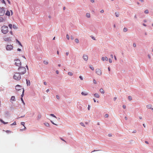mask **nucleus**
<instances>
[{
	"label": "nucleus",
	"mask_w": 153,
	"mask_h": 153,
	"mask_svg": "<svg viewBox=\"0 0 153 153\" xmlns=\"http://www.w3.org/2000/svg\"><path fill=\"white\" fill-rule=\"evenodd\" d=\"M18 70L20 74H23L26 72V69L25 68L23 67H19Z\"/></svg>",
	"instance_id": "nucleus-1"
},
{
	"label": "nucleus",
	"mask_w": 153,
	"mask_h": 153,
	"mask_svg": "<svg viewBox=\"0 0 153 153\" xmlns=\"http://www.w3.org/2000/svg\"><path fill=\"white\" fill-rule=\"evenodd\" d=\"M1 30L3 33L6 34L8 32V27L6 26H3L1 27Z\"/></svg>",
	"instance_id": "nucleus-2"
},
{
	"label": "nucleus",
	"mask_w": 153,
	"mask_h": 153,
	"mask_svg": "<svg viewBox=\"0 0 153 153\" xmlns=\"http://www.w3.org/2000/svg\"><path fill=\"white\" fill-rule=\"evenodd\" d=\"M20 74L18 73H15L13 76V79L16 80H20L21 78Z\"/></svg>",
	"instance_id": "nucleus-3"
},
{
	"label": "nucleus",
	"mask_w": 153,
	"mask_h": 153,
	"mask_svg": "<svg viewBox=\"0 0 153 153\" xmlns=\"http://www.w3.org/2000/svg\"><path fill=\"white\" fill-rule=\"evenodd\" d=\"M15 65L18 66H19L21 65V63L20 61L18 59L15 60Z\"/></svg>",
	"instance_id": "nucleus-4"
},
{
	"label": "nucleus",
	"mask_w": 153,
	"mask_h": 153,
	"mask_svg": "<svg viewBox=\"0 0 153 153\" xmlns=\"http://www.w3.org/2000/svg\"><path fill=\"white\" fill-rule=\"evenodd\" d=\"M5 13L4 8L0 7V16H3Z\"/></svg>",
	"instance_id": "nucleus-5"
},
{
	"label": "nucleus",
	"mask_w": 153,
	"mask_h": 153,
	"mask_svg": "<svg viewBox=\"0 0 153 153\" xmlns=\"http://www.w3.org/2000/svg\"><path fill=\"white\" fill-rule=\"evenodd\" d=\"M6 49L7 51H10L13 49V46L11 45H7L6 47Z\"/></svg>",
	"instance_id": "nucleus-6"
},
{
	"label": "nucleus",
	"mask_w": 153,
	"mask_h": 153,
	"mask_svg": "<svg viewBox=\"0 0 153 153\" xmlns=\"http://www.w3.org/2000/svg\"><path fill=\"white\" fill-rule=\"evenodd\" d=\"M96 72L99 75H101L102 74V71L99 68L96 69Z\"/></svg>",
	"instance_id": "nucleus-7"
},
{
	"label": "nucleus",
	"mask_w": 153,
	"mask_h": 153,
	"mask_svg": "<svg viewBox=\"0 0 153 153\" xmlns=\"http://www.w3.org/2000/svg\"><path fill=\"white\" fill-rule=\"evenodd\" d=\"M4 40L5 41H11V37H7L5 36L4 38Z\"/></svg>",
	"instance_id": "nucleus-8"
},
{
	"label": "nucleus",
	"mask_w": 153,
	"mask_h": 153,
	"mask_svg": "<svg viewBox=\"0 0 153 153\" xmlns=\"http://www.w3.org/2000/svg\"><path fill=\"white\" fill-rule=\"evenodd\" d=\"M15 88L16 91H19L22 89V87L20 85H18L16 86Z\"/></svg>",
	"instance_id": "nucleus-9"
},
{
	"label": "nucleus",
	"mask_w": 153,
	"mask_h": 153,
	"mask_svg": "<svg viewBox=\"0 0 153 153\" xmlns=\"http://www.w3.org/2000/svg\"><path fill=\"white\" fill-rule=\"evenodd\" d=\"M82 58L85 61H87L88 59V56L85 54L83 55Z\"/></svg>",
	"instance_id": "nucleus-10"
},
{
	"label": "nucleus",
	"mask_w": 153,
	"mask_h": 153,
	"mask_svg": "<svg viewBox=\"0 0 153 153\" xmlns=\"http://www.w3.org/2000/svg\"><path fill=\"white\" fill-rule=\"evenodd\" d=\"M101 60L103 61H104L105 60L107 61L108 60V58L106 56H105V57H102L101 58Z\"/></svg>",
	"instance_id": "nucleus-11"
},
{
	"label": "nucleus",
	"mask_w": 153,
	"mask_h": 153,
	"mask_svg": "<svg viewBox=\"0 0 153 153\" xmlns=\"http://www.w3.org/2000/svg\"><path fill=\"white\" fill-rule=\"evenodd\" d=\"M10 100L11 101H15V96H13L11 97V99H10Z\"/></svg>",
	"instance_id": "nucleus-12"
},
{
	"label": "nucleus",
	"mask_w": 153,
	"mask_h": 153,
	"mask_svg": "<svg viewBox=\"0 0 153 153\" xmlns=\"http://www.w3.org/2000/svg\"><path fill=\"white\" fill-rule=\"evenodd\" d=\"M94 97L96 98H98L100 97V96L98 94L96 93L94 94Z\"/></svg>",
	"instance_id": "nucleus-13"
},
{
	"label": "nucleus",
	"mask_w": 153,
	"mask_h": 153,
	"mask_svg": "<svg viewBox=\"0 0 153 153\" xmlns=\"http://www.w3.org/2000/svg\"><path fill=\"white\" fill-rule=\"evenodd\" d=\"M100 92L102 94H104L105 93V92L102 88H101L100 90Z\"/></svg>",
	"instance_id": "nucleus-14"
},
{
	"label": "nucleus",
	"mask_w": 153,
	"mask_h": 153,
	"mask_svg": "<svg viewBox=\"0 0 153 153\" xmlns=\"http://www.w3.org/2000/svg\"><path fill=\"white\" fill-rule=\"evenodd\" d=\"M152 105H147L146 106V107L148 108L151 109L152 108Z\"/></svg>",
	"instance_id": "nucleus-15"
},
{
	"label": "nucleus",
	"mask_w": 153,
	"mask_h": 153,
	"mask_svg": "<svg viewBox=\"0 0 153 153\" xmlns=\"http://www.w3.org/2000/svg\"><path fill=\"white\" fill-rule=\"evenodd\" d=\"M86 16L88 18L90 17V14L89 13H87L86 15Z\"/></svg>",
	"instance_id": "nucleus-16"
},
{
	"label": "nucleus",
	"mask_w": 153,
	"mask_h": 153,
	"mask_svg": "<svg viewBox=\"0 0 153 153\" xmlns=\"http://www.w3.org/2000/svg\"><path fill=\"white\" fill-rule=\"evenodd\" d=\"M5 14L7 16H10V11H8V10H7V11Z\"/></svg>",
	"instance_id": "nucleus-17"
},
{
	"label": "nucleus",
	"mask_w": 153,
	"mask_h": 153,
	"mask_svg": "<svg viewBox=\"0 0 153 153\" xmlns=\"http://www.w3.org/2000/svg\"><path fill=\"white\" fill-rule=\"evenodd\" d=\"M81 94L83 95L86 96L88 95V93L82 92Z\"/></svg>",
	"instance_id": "nucleus-18"
},
{
	"label": "nucleus",
	"mask_w": 153,
	"mask_h": 153,
	"mask_svg": "<svg viewBox=\"0 0 153 153\" xmlns=\"http://www.w3.org/2000/svg\"><path fill=\"white\" fill-rule=\"evenodd\" d=\"M13 27L14 29H16L18 28L17 27L16 25H13Z\"/></svg>",
	"instance_id": "nucleus-19"
},
{
	"label": "nucleus",
	"mask_w": 153,
	"mask_h": 153,
	"mask_svg": "<svg viewBox=\"0 0 153 153\" xmlns=\"http://www.w3.org/2000/svg\"><path fill=\"white\" fill-rule=\"evenodd\" d=\"M4 21V19L2 17H0V22H3Z\"/></svg>",
	"instance_id": "nucleus-20"
},
{
	"label": "nucleus",
	"mask_w": 153,
	"mask_h": 153,
	"mask_svg": "<svg viewBox=\"0 0 153 153\" xmlns=\"http://www.w3.org/2000/svg\"><path fill=\"white\" fill-rule=\"evenodd\" d=\"M44 124L45 125V126H47L48 127L49 126V124L48 123H44Z\"/></svg>",
	"instance_id": "nucleus-21"
},
{
	"label": "nucleus",
	"mask_w": 153,
	"mask_h": 153,
	"mask_svg": "<svg viewBox=\"0 0 153 153\" xmlns=\"http://www.w3.org/2000/svg\"><path fill=\"white\" fill-rule=\"evenodd\" d=\"M16 40L17 42L18 43V44H19V45H20L21 46H22L21 43H20V42L18 40L16 39Z\"/></svg>",
	"instance_id": "nucleus-22"
},
{
	"label": "nucleus",
	"mask_w": 153,
	"mask_h": 153,
	"mask_svg": "<svg viewBox=\"0 0 153 153\" xmlns=\"http://www.w3.org/2000/svg\"><path fill=\"white\" fill-rule=\"evenodd\" d=\"M68 74L69 76H72L73 75V74L71 72H69L68 73Z\"/></svg>",
	"instance_id": "nucleus-23"
},
{
	"label": "nucleus",
	"mask_w": 153,
	"mask_h": 153,
	"mask_svg": "<svg viewBox=\"0 0 153 153\" xmlns=\"http://www.w3.org/2000/svg\"><path fill=\"white\" fill-rule=\"evenodd\" d=\"M89 67L92 70L94 71V68L92 66H90Z\"/></svg>",
	"instance_id": "nucleus-24"
},
{
	"label": "nucleus",
	"mask_w": 153,
	"mask_h": 153,
	"mask_svg": "<svg viewBox=\"0 0 153 153\" xmlns=\"http://www.w3.org/2000/svg\"><path fill=\"white\" fill-rule=\"evenodd\" d=\"M75 41L77 43H78L79 42V40L77 39H75Z\"/></svg>",
	"instance_id": "nucleus-25"
},
{
	"label": "nucleus",
	"mask_w": 153,
	"mask_h": 153,
	"mask_svg": "<svg viewBox=\"0 0 153 153\" xmlns=\"http://www.w3.org/2000/svg\"><path fill=\"white\" fill-rule=\"evenodd\" d=\"M0 121L2 123H3L4 124H6L8 123H5L2 120L0 119Z\"/></svg>",
	"instance_id": "nucleus-26"
},
{
	"label": "nucleus",
	"mask_w": 153,
	"mask_h": 153,
	"mask_svg": "<svg viewBox=\"0 0 153 153\" xmlns=\"http://www.w3.org/2000/svg\"><path fill=\"white\" fill-rule=\"evenodd\" d=\"M43 62L45 65H47L48 64V61H45V60Z\"/></svg>",
	"instance_id": "nucleus-27"
},
{
	"label": "nucleus",
	"mask_w": 153,
	"mask_h": 153,
	"mask_svg": "<svg viewBox=\"0 0 153 153\" xmlns=\"http://www.w3.org/2000/svg\"><path fill=\"white\" fill-rule=\"evenodd\" d=\"M8 26L9 27V28L10 29H12V25L11 24H10L8 25Z\"/></svg>",
	"instance_id": "nucleus-28"
},
{
	"label": "nucleus",
	"mask_w": 153,
	"mask_h": 153,
	"mask_svg": "<svg viewBox=\"0 0 153 153\" xmlns=\"http://www.w3.org/2000/svg\"><path fill=\"white\" fill-rule=\"evenodd\" d=\"M50 115L53 117H55L56 118V116L53 114H50Z\"/></svg>",
	"instance_id": "nucleus-29"
},
{
	"label": "nucleus",
	"mask_w": 153,
	"mask_h": 153,
	"mask_svg": "<svg viewBox=\"0 0 153 153\" xmlns=\"http://www.w3.org/2000/svg\"><path fill=\"white\" fill-rule=\"evenodd\" d=\"M127 29L126 28H124V29H123V31L124 32H126V31H127Z\"/></svg>",
	"instance_id": "nucleus-30"
},
{
	"label": "nucleus",
	"mask_w": 153,
	"mask_h": 153,
	"mask_svg": "<svg viewBox=\"0 0 153 153\" xmlns=\"http://www.w3.org/2000/svg\"><path fill=\"white\" fill-rule=\"evenodd\" d=\"M144 13L146 14H148L149 13V11L148 10H145L144 11Z\"/></svg>",
	"instance_id": "nucleus-31"
},
{
	"label": "nucleus",
	"mask_w": 153,
	"mask_h": 153,
	"mask_svg": "<svg viewBox=\"0 0 153 153\" xmlns=\"http://www.w3.org/2000/svg\"><path fill=\"white\" fill-rule=\"evenodd\" d=\"M21 101H22V102L23 103V104L24 105H25V102H24V100H23V99L21 97Z\"/></svg>",
	"instance_id": "nucleus-32"
},
{
	"label": "nucleus",
	"mask_w": 153,
	"mask_h": 153,
	"mask_svg": "<svg viewBox=\"0 0 153 153\" xmlns=\"http://www.w3.org/2000/svg\"><path fill=\"white\" fill-rule=\"evenodd\" d=\"M128 99L129 100H132V97L131 96H128Z\"/></svg>",
	"instance_id": "nucleus-33"
},
{
	"label": "nucleus",
	"mask_w": 153,
	"mask_h": 153,
	"mask_svg": "<svg viewBox=\"0 0 153 153\" xmlns=\"http://www.w3.org/2000/svg\"><path fill=\"white\" fill-rule=\"evenodd\" d=\"M5 132L7 133H11V131L9 130L6 131Z\"/></svg>",
	"instance_id": "nucleus-34"
},
{
	"label": "nucleus",
	"mask_w": 153,
	"mask_h": 153,
	"mask_svg": "<svg viewBox=\"0 0 153 153\" xmlns=\"http://www.w3.org/2000/svg\"><path fill=\"white\" fill-rule=\"evenodd\" d=\"M21 125H23L24 126H25V123L24 122H22L21 123Z\"/></svg>",
	"instance_id": "nucleus-35"
},
{
	"label": "nucleus",
	"mask_w": 153,
	"mask_h": 153,
	"mask_svg": "<svg viewBox=\"0 0 153 153\" xmlns=\"http://www.w3.org/2000/svg\"><path fill=\"white\" fill-rule=\"evenodd\" d=\"M115 15H116V16L117 17H118L119 16V13H115Z\"/></svg>",
	"instance_id": "nucleus-36"
},
{
	"label": "nucleus",
	"mask_w": 153,
	"mask_h": 153,
	"mask_svg": "<svg viewBox=\"0 0 153 153\" xmlns=\"http://www.w3.org/2000/svg\"><path fill=\"white\" fill-rule=\"evenodd\" d=\"M108 60H109V63H112V60L110 58Z\"/></svg>",
	"instance_id": "nucleus-37"
},
{
	"label": "nucleus",
	"mask_w": 153,
	"mask_h": 153,
	"mask_svg": "<svg viewBox=\"0 0 153 153\" xmlns=\"http://www.w3.org/2000/svg\"><path fill=\"white\" fill-rule=\"evenodd\" d=\"M105 117L106 118H107L108 117V114H106L105 115Z\"/></svg>",
	"instance_id": "nucleus-38"
},
{
	"label": "nucleus",
	"mask_w": 153,
	"mask_h": 153,
	"mask_svg": "<svg viewBox=\"0 0 153 153\" xmlns=\"http://www.w3.org/2000/svg\"><path fill=\"white\" fill-rule=\"evenodd\" d=\"M24 128L23 129H20V131H23V130H25L26 129V127L25 126H24Z\"/></svg>",
	"instance_id": "nucleus-39"
},
{
	"label": "nucleus",
	"mask_w": 153,
	"mask_h": 153,
	"mask_svg": "<svg viewBox=\"0 0 153 153\" xmlns=\"http://www.w3.org/2000/svg\"><path fill=\"white\" fill-rule=\"evenodd\" d=\"M93 82H94V83L95 84H97V82L96 81V80L94 79V80H93Z\"/></svg>",
	"instance_id": "nucleus-40"
},
{
	"label": "nucleus",
	"mask_w": 153,
	"mask_h": 153,
	"mask_svg": "<svg viewBox=\"0 0 153 153\" xmlns=\"http://www.w3.org/2000/svg\"><path fill=\"white\" fill-rule=\"evenodd\" d=\"M66 37L69 40V37L68 34L66 35Z\"/></svg>",
	"instance_id": "nucleus-41"
},
{
	"label": "nucleus",
	"mask_w": 153,
	"mask_h": 153,
	"mask_svg": "<svg viewBox=\"0 0 153 153\" xmlns=\"http://www.w3.org/2000/svg\"><path fill=\"white\" fill-rule=\"evenodd\" d=\"M80 125L82 126H84V123H80Z\"/></svg>",
	"instance_id": "nucleus-42"
},
{
	"label": "nucleus",
	"mask_w": 153,
	"mask_h": 153,
	"mask_svg": "<svg viewBox=\"0 0 153 153\" xmlns=\"http://www.w3.org/2000/svg\"><path fill=\"white\" fill-rule=\"evenodd\" d=\"M79 78H80V79H81V80H83V78H82V76H79Z\"/></svg>",
	"instance_id": "nucleus-43"
},
{
	"label": "nucleus",
	"mask_w": 153,
	"mask_h": 153,
	"mask_svg": "<svg viewBox=\"0 0 153 153\" xmlns=\"http://www.w3.org/2000/svg\"><path fill=\"white\" fill-rule=\"evenodd\" d=\"M41 115H39L38 116V119H40L41 118Z\"/></svg>",
	"instance_id": "nucleus-44"
},
{
	"label": "nucleus",
	"mask_w": 153,
	"mask_h": 153,
	"mask_svg": "<svg viewBox=\"0 0 153 153\" xmlns=\"http://www.w3.org/2000/svg\"><path fill=\"white\" fill-rule=\"evenodd\" d=\"M56 97L57 99H59V96L58 95H56Z\"/></svg>",
	"instance_id": "nucleus-45"
},
{
	"label": "nucleus",
	"mask_w": 153,
	"mask_h": 153,
	"mask_svg": "<svg viewBox=\"0 0 153 153\" xmlns=\"http://www.w3.org/2000/svg\"><path fill=\"white\" fill-rule=\"evenodd\" d=\"M24 90H23V92H22V94L21 95L22 96V97H23L24 95Z\"/></svg>",
	"instance_id": "nucleus-46"
},
{
	"label": "nucleus",
	"mask_w": 153,
	"mask_h": 153,
	"mask_svg": "<svg viewBox=\"0 0 153 153\" xmlns=\"http://www.w3.org/2000/svg\"><path fill=\"white\" fill-rule=\"evenodd\" d=\"M1 2L2 3H3L5 4H6L5 1H4V0H2Z\"/></svg>",
	"instance_id": "nucleus-47"
},
{
	"label": "nucleus",
	"mask_w": 153,
	"mask_h": 153,
	"mask_svg": "<svg viewBox=\"0 0 153 153\" xmlns=\"http://www.w3.org/2000/svg\"><path fill=\"white\" fill-rule=\"evenodd\" d=\"M51 122L54 125H56V124L54 123L53 122V121H52L51 120Z\"/></svg>",
	"instance_id": "nucleus-48"
},
{
	"label": "nucleus",
	"mask_w": 153,
	"mask_h": 153,
	"mask_svg": "<svg viewBox=\"0 0 153 153\" xmlns=\"http://www.w3.org/2000/svg\"><path fill=\"white\" fill-rule=\"evenodd\" d=\"M123 107L124 109H125L126 108V106L125 105H123Z\"/></svg>",
	"instance_id": "nucleus-49"
},
{
	"label": "nucleus",
	"mask_w": 153,
	"mask_h": 153,
	"mask_svg": "<svg viewBox=\"0 0 153 153\" xmlns=\"http://www.w3.org/2000/svg\"><path fill=\"white\" fill-rule=\"evenodd\" d=\"M71 39L72 40H73L74 39V38L72 36H71Z\"/></svg>",
	"instance_id": "nucleus-50"
},
{
	"label": "nucleus",
	"mask_w": 153,
	"mask_h": 153,
	"mask_svg": "<svg viewBox=\"0 0 153 153\" xmlns=\"http://www.w3.org/2000/svg\"><path fill=\"white\" fill-rule=\"evenodd\" d=\"M104 11L103 10H101L100 11V12L102 13H104Z\"/></svg>",
	"instance_id": "nucleus-51"
},
{
	"label": "nucleus",
	"mask_w": 153,
	"mask_h": 153,
	"mask_svg": "<svg viewBox=\"0 0 153 153\" xmlns=\"http://www.w3.org/2000/svg\"><path fill=\"white\" fill-rule=\"evenodd\" d=\"M90 106L89 105H88V110H90Z\"/></svg>",
	"instance_id": "nucleus-52"
},
{
	"label": "nucleus",
	"mask_w": 153,
	"mask_h": 153,
	"mask_svg": "<svg viewBox=\"0 0 153 153\" xmlns=\"http://www.w3.org/2000/svg\"><path fill=\"white\" fill-rule=\"evenodd\" d=\"M10 33L12 35H13V33L11 30L10 31Z\"/></svg>",
	"instance_id": "nucleus-53"
},
{
	"label": "nucleus",
	"mask_w": 153,
	"mask_h": 153,
	"mask_svg": "<svg viewBox=\"0 0 153 153\" xmlns=\"http://www.w3.org/2000/svg\"><path fill=\"white\" fill-rule=\"evenodd\" d=\"M133 46L134 47H136V45L135 43H134L133 44Z\"/></svg>",
	"instance_id": "nucleus-54"
},
{
	"label": "nucleus",
	"mask_w": 153,
	"mask_h": 153,
	"mask_svg": "<svg viewBox=\"0 0 153 153\" xmlns=\"http://www.w3.org/2000/svg\"><path fill=\"white\" fill-rule=\"evenodd\" d=\"M148 58H149V59H150L151 58V56H150L149 55H149H148Z\"/></svg>",
	"instance_id": "nucleus-55"
},
{
	"label": "nucleus",
	"mask_w": 153,
	"mask_h": 153,
	"mask_svg": "<svg viewBox=\"0 0 153 153\" xmlns=\"http://www.w3.org/2000/svg\"><path fill=\"white\" fill-rule=\"evenodd\" d=\"M108 136L109 137H111L112 136V135L111 134H109Z\"/></svg>",
	"instance_id": "nucleus-56"
},
{
	"label": "nucleus",
	"mask_w": 153,
	"mask_h": 153,
	"mask_svg": "<svg viewBox=\"0 0 153 153\" xmlns=\"http://www.w3.org/2000/svg\"><path fill=\"white\" fill-rule=\"evenodd\" d=\"M68 54H69L68 52L66 53V54L67 56L68 55Z\"/></svg>",
	"instance_id": "nucleus-57"
},
{
	"label": "nucleus",
	"mask_w": 153,
	"mask_h": 153,
	"mask_svg": "<svg viewBox=\"0 0 153 153\" xmlns=\"http://www.w3.org/2000/svg\"><path fill=\"white\" fill-rule=\"evenodd\" d=\"M114 58L115 59V60H117V58H116L115 56H114Z\"/></svg>",
	"instance_id": "nucleus-58"
},
{
	"label": "nucleus",
	"mask_w": 153,
	"mask_h": 153,
	"mask_svg": "<svg viewBox=\"0 0 153 153\" xmlns=\"http://www.w3.org/2000/svg\"><path fill=\"white\" fill-rule=\"evenodd\" d=\"M17 50L18 51H21V49L20 48H18Z\"/></svg>",
	"instance_id": "nucleus-59"
},
{
	"label": "nucleus",
	"mask_w": 153,
	"mask_h": 153,
	"mask_svg": "<svg viewBox=\"0 0 153 153\" xmlns=\"http://www.w3.org/2000/svg\"><path fill=\"white\" fill-rule=\"evenodd\" d=\"M60 139L62 141L65 142H66V141L65 140L63 139L62 138H60Z\"/></svg>",
	"instance_id": "nucleus-60"
},
{
	"label": "nucleus",
	"mask_w": 153,
	"mask_h": 153,
	"mask_svg": "<svg viewBox=\"0 0 153 153\" xmlns=\"http://www.w3.org/2000/svg\"><path fill=\"white\" fill-rule=\"evenodd\" d=\"M136 130H134L133 131L132 133H136Z\"/></svg>",
	"instance_id": "nucleus-61"
},
{
	"label": "nucleus",
	"mask_w": 153,
	"mask_h": 153,
	"mask_svg": "<svg viewBox=\"0 0 153 153\" xmlns=\"http://www.w3.org/2000/svg\"><path fill=\"white\" fill-rule=\"evenodd\" d=\"M16 124V122H14L12 124V125H15Z\"/></svg>",
	"instance_id": "nucleus-62"
},
{
	"label": "nucleus",
	"mask_w": 153,
	"mask_h": 153,
	"mask_svg": "<svg viewBox=\"0 0 153 153\" xmlns=\"http://www.w3.org/2000/svg\"><path fill=\"white\" fill-rule=\"evenodd\" d=\"M110 56H111V57L112 58H113V55L112 54H111L110 55Z\"/></svg>",
	"instance_id": "nucleus-63"
},
{
	"label": "nucleus",
	"mask_w": 153,
	"mask_h": 153,
	"mask_svg": "<svg viewBox=\"0 0 153 153\" xmlns=\"http://www.w3.org/2000/svg\"><path fill=\"white\" fill-rule=\"evenodd\" d=\"M44 84L45 85H47V83L46 82H44Z\"/></svg>",
	"instance_id": "nucleus-64"
}]
</instances>
